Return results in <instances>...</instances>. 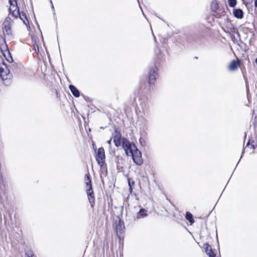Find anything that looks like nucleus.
<instances>
[{"label": "nucleus", "mask_w": 257, "mask_h": 257, "mask_svg": "<svg viewBox=\"0 0 257 257\" xmlns=\"http://www.w3.org/2000/svg\"><path fill=\"white\" fill-rule=\"evenodd\" d=\"M115 223V229L117 234H118V233H122L124 231V226L123 224L121 222L120 219L118 218V220H116Z\"/></svg>", "instance_id": "7"}, {"label": "nucleus", "mask_w": 257, "mask_h": 257, "mask_svg": "<svg viewBox=\"0 0 257 257\" xmlns=\"http://www.w3.org/2000/svg\"><path fill=\"white\" fill-rule=\"evenodd\" d=\"M26 255L27 257H34V254L31 249L26 250Z\"/></svg>", "instance_id": "21"}, {"label": "nucleus", "mask_w": 257, "mask_h": 257, "mask_svg": "<svg viewBox=\"0 0 257 257\" xmlns=\"http://www.w3.org/2000/svg\"><path fill=\"white\" fill-rule=\"evenodd\" d=\"M7 53H8V55L10 56L8 58H6V59L9 62L11 63L13 61V58H12V56H11V54L9 51H8Z\"/></svg>", "instance_id": "24"}, {"label": "nucleus", "mask_w": 257, "mask_h": 257, "mask_svg": "<svg viewBox=\"0 0 257 257\" xmlns=\"http://www.w3.org/2000/svg\"><path fill=\"white\" fill-rule=\"evenodd\" d=\"M18 0H9L10 7L9 9V14H12L15 18H18L19 9L17 3Z\"/></svg>", "instance_id": "4"}, {"label": "nucleus", "mask_w": 257, "mask_h": 257, "mask_svg": "<svg viewBox=\"0 0 257 257\" xmlns=\"http://www.w3.org/2000/svg\"><path fill=\"white\" fill-rule=\"evenodd\" d=\"M2 29L4 35H7L9 36L11 35L12 31L11 25L5 24V23L4 22L2 26Z\"/></svg>", "instance_id": "12"}, {"label": "nucleus", "mask_w": 257, "mask_h": 257, "mask_svg": "<svg viewBox=\"0 0 257 257\" xmlns=\"http://www.w3.org/2000/svg\"><path fill=\"white\" fill-rule=\"evenodd\" d=\"M158 69L155 66L150 68L149 76V83L150 85L154 84L158 76Z\"/></svg>", "instance_id": "6"}, {"label": "nucleus", "mask_w": 257, "mask_h": 257, "mask_svg": "<svg viewBox=\"0 0 257 257\" xmlns=\"http://www.w3.org/2000/svg\"><path fill=\"white\" fill-rule=\"evenodd\" d=\"M130 185L133 186L134 185L135 182L133 180H131V179H128V184L129 186H130Z\"/></svg>", "instance_id": "26"}, {"label": "nucleus", "mask_w": 257, "mask_h": 257, "mask_svg": "<svg viewBox=\"0 0 257 257\" xmlns=\"http://www.w3.org/2000/svg\"><path fill=\"white\" fill-rule=\"evenodd\" d=\"M34 48L36 51L37 50L39 52V47L37 45L36 46L34 45Z\"/></svg>", "instance_id": "29"}, {"label": "nucleus", "mask_w": 257, "mask_h": 257, "mask_svg": "<svg viewBox=\"0 0 257 257\" xmlns=\"http://www.w3.org/2000/svg\"><path fill=\"white\" fill-rule=\"evenodd\" d=\"M69 87L71 93L74 97H78L80 96V92L75 86L73 85H70Z\"/></svg>", "instance_id": "15"}, {"label": "nucleus", "mask_w": 257, "mask_h": 257, "mask_svg": "<svg viewBox=\"0 0 257 257\" xmlns=\"http://www.w3.org/2000/svg\"><path fill=\"white\" fill-rule=\"evenodd\" d=\"M111 139H110V140H109L107 141V143L108 144L109 148H111Z\"/></svg>", "instance_id": "27"}, {"label": "nucleus", "mask_w": 257, "mask_h": 257, "mask_svg": "<svg viewBox=\"0 0 257 257\" xmlns=\"http://www.w3.org/2000/svg\"><path fill=\"white\" fill-rule=\"evenodd\" d=\"M95 159L98 164L102 167L105 163V152L103 148L101 147L98 149L95 155Z\"/></svg>", "instance_id": "5"}, {"label": "nucleus", "mask_w": 257, "mask_h": 257, "mask_svg": "<svg viewBox=\"0 0 257 257\" xmlns=\"http://www.w3.org/2000/svg\"><path fill=\"white\" fill-rule=\"evenodd\" d=\"M147 210L145 208H141L136 215V219H139L146 217L148 216Z\"/></svg>", "instance_id": "9"}, {"label": "nucleus", "mask_w": 257, "mask_h": 257, "mask_svg": "<svg viewBox=\"0 0 257 257\" xmlns=\"http://www.w3.org/2000/svg\"><path fill=\"white\" fill-rule=\"evenodd\" d=\"M140 105L143 111L145 113L147 112L149 109V102L148 99H142L140 102Z\"/></svg>", "instance_id": "8"}, {"label": "nucleus", "mask_w": 257, "mask_h": 257, "mask_svg": "<svg viewBox=\"0 0 257 257\" xmlns=\"http://www.w3.org/2000/svg\"><path fill=\"white\" fill-rule=\"evenodd\" d=\"M254 6L255 8H257V0L254 1Z\"/></svg>", "instance_id": "30"}, {"label": "nucleus", "mask_w": 257, "mask_h": 257, "mask_svg": "<svg viewBox=\"0 0 257 257\" xmlns=\"http://www.w3.org/2000/svg\"><path fill=\"white\" fill-rule=\"evenodd\" d=\"M122 147L127 156H132L134 162L137 165H141L143 163L141 152L137 149L136 145L123 138L122 141Z\"/></svg>", "instance_id": "1"}, {"label": "nucleus", "mask_w": 257, "mask_h": 257, "mask_svg": "<svg viewBox=\"0 0 257 257\" xmlns=\"http://www.w3.org/2000/svg\"><path fill=\"white\" fill-rule=\"evenodd\" d=\"M51 5H52L51 8L54 11V8L53 5L52 4V2L51 1Z\"/></svg>", "instance_id": "31"}, {"label": "nucleus", "mask_w": 257, "mask_h": 257, "mask_svg": "<svg viewBox=\"0 0 257 257\" xmlns=\"http://www.w3.org/2000/svg\"><path fill=\"white\" fill-rule=\"evenodd\" d=\"M238 62L235 60H232L228 66V69L230 71H234L238 67Z\"/></svg>", "instance_id": "16"}, {"label": "nucleus", "mask_w": 257, "mask_h": 257, "mask_svg": "<svg viewBox=\"0 0 257 257\" xmlns=\"http://www.w3.org/2000/svg\"><path fill=\"white\" fill-rule=\"evenodd\" d=\"M218 8V5L216 2H212L211 6V9L212 11H215Z\"/></svg>", "instance_id": "22"}, {"label": "nucleus", "mask_w": 257, "mask_h": 257, "mask_svg": "<svg viewBox=\"0 0 257 257\" xmlns=\"http://www.w3.org/2000/svg\"><path fill=\"white\" fill-rule=\"evenodd\" d=\"M255 62L256 64H257V58L255 59Z\"/></svg>", "instance_id": "32"}, {"label": "nucleus", "mask_w": 257, "mask_h": 257, "mask_svg": "<svg viewBox=\"0 0 257 257\" xmlns=\"http://www.w3.org/2000/svg\"><path fill=\"white\" fill-rule=\"evenodd\" d=\"M252 142L251 144L250 143V140L248 142V143H247L246 145V147H249L250 148H251L252 149H255V147H254V146L253 144H252Z\"/></svg>", "instance_id": "25"}, {"label": "nucleus", "mask_w": 257, "mask_h": 257, "mask_svg": "<svg viewBox=\"0 0 257 257\" xmlns=\"http://www.w3.org/2000/svg\"><path fill=\"white\" fill-rule=\"evenodd\" d=\"M4 55L5 57H6V54H4Z\"/></svg>", "instance_id": "33"}, {"label": "nucleus", "mask_w": 257, "mask_h": 257, "mask_svg": "<svg viewBox=\"0 0 257 257\" xmlns=\"http://www.w3.org/2000/svg\"><path fill=\"white\" fill-rule=\"evenodd\" d=\"M18 17H19L22 21H23V23L27 26L30 28L29 24V21L27 19V17L26 16V14L23 12H19V15Z\"/></svg>", "instance_id": "13"}, {"label": "nucleus", "mask_w": 257, "mask_h": 257, "mask_svg": "<svg viewBox=\"0 0 257 257\" xmlns=\"http://www.w3.org/2000/svg\"><path fill=\"white\" fill-rule=\"evenodd\" d=\"M228 3L230 7L234 8L236 6L237 2L236 0H228Z\"/></svg>", "instance_id": "20"}, {"label": "nucleus", "mask_w": 257, "mask_h": 257, "mask_svg": "<svg viewBox=\"0 0 257 257\" xmlns=\"http://www.w3.org/2000/svg\"><path fill=\"white\" fill-rule=\"evenodd\" d=\"M253 116H254V118L252 121V124L254 127H257V110L256 112L253 110Z\"/></svg>", "instance_id": "19"}, {"label": "nucleus", "mask_w": 257, "mask_h": 257, "mask_svg": "<svg viewBox=\"0 0 257 257\" xmlns=\"http://www.w3.org/2000/svg\"><path fill=\"white\" fill-rule=\"evenodd\" d=\"M243 77H244V79L245 80V83L247 98L248 101H249L251 97L249 93V85H248V80H247V78H246V76H244V75H243Z\"/></svg>", "instance_id": "17"}, {"label": "nucleus", "mask_w": 257, "mask_h": 257, "mask_svg": "<svg viewBox=\"0 0 257 257\" xmlns=\"http://www.w3.org/2000/svg\"><path fill=\"white\" fill-rule=\"evenodd\" d=\"M133 188L132 186H131V185L130 184L129 191H130V193H132V192H133Z\"/></svg>", "instance_id": "28"}, {"label": "nucleus", "mask_w": 257, "mask_h": 257, "mask_svg": "<svg viewBox=\"0 0 257 257\" xmlns=\"http://www.w3.org/2000/svg\"><path fill=\"white\" fill-rule=\"evenodd\" d=\"M121 134L115 130V135L113 137V142L115 146L117 147H119L121 145Z\"/></svg>", "instance_id": "11"}, {"label": "nucleus", "mask_w": 257, "mask_h": 257, "mask_svg": "<svg viewBox=\"0 0 257 257\" xmlns=\"http://www.w3.org/2000/svg\"><path fill=\"white\" fill-rule=\"evenodd\" d=\"M0 77L5 84L8 85L10 83V70L4 63L0 64Z\"/></svg>", "instance_id": "3"}, {"label": "nucleus", "mask_w": 257, "mask_h": 257, "mask_svg": "<svg viewBox=\"0 0 257 257\" xmlns=\"http://www.w3.org/2000/svg\"><path fill=\"white\" fill-rule=\"evenodd\" d=\"M185 218L187 220H188L190 224H192L194 222L193 215L190 212H187L186 213Z\"/></svg>", "instance_id": "18"}, {"label": "nucleus", "mask_w": 257, "mask_h": 257, "mask_svg": "<svg viewBox=\"0 0 257 257\" xmlns=\"http://www.w3.org/2000/svg\"><path fill=\"white\" fill-rule=\"evenodd\" d=\"M85 181L87 187L86 192L88 199L91 206L93 207L95 204V200L94 193L92 187L91 180L90 179V176L89 173L85 174Z\"/></svg>", "instance_id": "2"}, {"label": "nucleus", "mask_w": 257, "mask_h": 257, "mask_svg": "<svg viewBox=\"0 0 257 257\" xmlns=\"http://www.w3.org/2000/svg\"><path fill=\"white\" fill-rule=\"evenodd\" d=\"M4 22L5 23V24L11 25V24L12 23L13 21H12V19L10 17H7L6 18L5 21H4Z\"/></svg>", "instance_id": "23"}, {"label": "nucleus", "mask_w": 257, "mask_h": 257, "mask_svg": "<svg viewBox=\"0 0 257 257\" xmlns=\"http://www.w3.org/2000/svg\"><path fill=\"white\" fill-rule=\"evenodd\" d=\"M203 248L209 257H215L216 254L214 253L211 246L208 243L203 245Z\"/></svg>", "instance_id": "10"}, {"label": "nucleus", "mask_w": 257, "mask_h": 257, "mask_svg": "<svg viewBox=\"0 0 257 257\" xmlns=\"http://www.w3.org/2000/svg\"><path fill=\"white\" fill-rule=\"evenodd\" d=\"M234 16L237 19H242L243 17V12L240 9H234L233 10Z\"/></svg>", "instance_id": "14"}]
</instances>
